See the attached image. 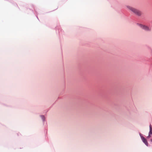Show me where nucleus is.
Here are the masks:
<instances>
[{"mask_svg":"<svg viewBox=\"0 0 152 152\" xmlns=\"http://www.w3.org/2000/svg\"><path fill=\"white\" fill-rule=\"evenodd\" d=\"M150 134H149V135H148V136L147 137V138H150V137H151V136H150Z\"/></svg>","mask_w":152,"mask_h":152,"instance_id":"39448f33","label":"nucleus"},{"mask_svg":"<svg viewBox=\"0 0 152 152\" xmlns=\"http://www.w3.org/2000/svg\"><path fill=\"white\" fill-rule=\"evenodd\" d=\"M151 142H152V139L151 140Z\"/></svg>","mask_w":152,"mask_h":152,"instance_id":"423d86ee","label":"nucleus"},{"mask_svg":"<svg viewBox=\"0 0 152 152\" xmlns=\"http://www.w3.org/2000/svg\"><path fill=\"white\" fill-rule=\"evenodd\" d=\"M141 139L143 142L147 146L148 145V143L147 140L143 136H141Z\"/></svg>","mask_w":152,"mask_h":152,"instance_id":"7ed1b4c3","label":"nucleus"},{"mask_svg":"<svg viewBox=\"0 0 152 152\" xmlns=\"http://www.w3.org/2000/svg\"><path fill=\"white\" fill-rule=\"evenodd\" d=\"M139 25L141 28L146 31H149L151 30V29L150 28L146 26L142 25L141 24H139Z\"/></svg>","mask_w":152,"mask_h":152,"instance_id":"f03ea898","label":"nucleus"},{"mask_svg":"<svg viewBox=\"0 0 152 152\" xmlns=\"http://www.w3.org/2000/svg\"><path fill=\"white\" fill-rule=\"evenodd\" d=\"M149 134H152V127L151 125H150V132H149Z\"/></svg>","mask_w":152,"mask_h":152,"instance_id":"20e7f679","label":"nucleus"},{"mask_svg":"<svg viewBox=\"0 0 152 152\" xmlns=\"http://www.w3.org/2000/svg\"><path fill=\"white\" fill-rule=\"evenodd\" d=\"M126 8L133 13L138 16H141L142 15L141 11L138 10L129 6H126Z\"/></svg>","mask_w":152,"mask_h":152,"instance_id":"f257e3e1","label":"nucleus"}]
</instances>
